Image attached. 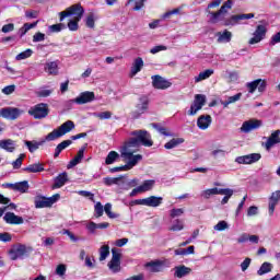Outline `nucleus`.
I'll return each mask as SVG.
<instances>
[{
  "label": "nucleus",
  "instance_id": "ea45409f",
  "mask_svg": "<svg viewBox=\"0 0 280 280\" xmlns=\"http://www.w3.org/2000/svg\"><path fill=\"white\" fill-rule=\"evenodd\" d=\"M103 211H105L106 215L110 219V220H116V218H119L118 213L113 212V205L112 203H106L103 207Z\"/></svg>",
  "mask_w": 280,
  "mask_h": 280
},
{
  "label": "nucleus",
  "instance_id": "412c9836",
  "mask_svg": "<svg viewBox=\"0 0 280 280\" xmlns=\"http://www.w3.org/2000/svg\"><path fill=\"white\" fill-rule=\"evenodd\" d=\"M58 65H60V61L56 60V61H48L45 63L44 67V71L48 74V75H58L60 68L58 67Z\"/></svg>",
  "mask_w": 280,
  "mask_h": 280
},
{
  "label": "nucleus",
  "instance_id": "ddd939ff",
  "mask_svg": "<svg viewBox=\"0 0 280 280\" xmlns=\"http://www.w3.org/2000/svg\"><path fill=\"white\" fill-rule=\"evenodd\" d=\"M207 103V96L203 94H197L195 96V101L190 106L188 115L194 116L198 113V110H202V106Z\"/></svg>",
  "mask_w": 280,
  "mask_h": 280
},
{
  "label": "nucleus",
  "instance_id": "7ed1b4c3",
  "mask_svg": "<svg viewBox=\"0 0 280 280\" xmlns=\"http://www.w3.org/2000/svg\"><path fill=\"white\" fill-rule=\"evenodd\" d=\"M71 130H75V122L73 120H67L58 129H54L50 133L47 135L48 141H56V139H60V137H65Z\"/></svg>",
  "mask_w": 280,
  "mask_h": 280
},
{
  "label": "nucleus",
  "instance_id": "dca6fc26",
  "mask_svg": "<svg viewBox=\"0 0 280 280\" xmlns=\"http://www.w3.org/2000/svg\"><path fill=\"white\" fill-rule=\"evenodd\" d=\"M248 19H255V13H243L237 15H232L228 20H225L224 25L229 27V25H237L240 21H248Z\"/></svg>",
  "mask_w": 280,
  "mask_h": 280
},
{
  "label": "nucleus",
  "instance_id": "c03bdc74",
  "mask_svg": "<svg viewBox=\"0 0 280 280\" xmlns=\"http://www.w3.org/2000/svg\"><path fill=\"white\" fill-rule=\"evenodd\" d=\"M152 128L154 130L159 131L160 135H163L164 137H172V133L167 132V129L159 124H151Z\"/></svg>",
  "mask_w": 280,
  "mask_h": 280
},
{
  "label": "nucleus",
  "instance_id": "3c124183",
  "mask_svg": "<svg viewBox=\"0 0 280 280\" xmlns=\"http://www.w3.org/2000/svg\"><path fill=\"white\" fill-rule=\"evenodd\" d=\"M121 180L119 177H105L103 178L104 185H107V187H110V185H117Z\"/></svg>",
  "mask_w": 280,
  "mask_h": 280
},
{
  "label": "nucleus",
  "instance_id": "6e6552de",
  "mask_svg": "<svg viewBox=\"0 0 280 280\" xmlns=\"http://www.w3.org/2000/svg\"><path fill=\"white\" fill-rule=\"evenodd\" d=\"M28 114L34 117V119H45L47 115H49V108L47 107V104L40 103L35 105L28 110Z\"/></svg>",
  "mask_w": 280,
  "mask_h": 280
},
{
  "label": "nucleus",
  "instance_id": "5fc2aeb1",
  "mask_svg": "<svg viewBox=\"0 0 280 280\" xmlns=\"http://www.w3.org/2000/svg\"><path fill=\"white\" fill-rule=\"evenodd\" d=\"M215 192H217L215 188L206 189V190L201 191V198L209 200V198H211V196H217Z\"/></svg>",
  "mask_w": 280,
  "mask_h": 280
},
{
  "label": "nucleus",
  "instance_id": "393cba45",
  "mask_svg": "<svg viewBox=\"0 0 280 280\" xmlns=\"http://www.w3.org/2000/svg\"><path fill=\"white\" fill-rule=\"evenodd\" d=\"M145 268H148L150 272H163V270H165V262L161 260L147 262Z\"/></svg>",
  "mask_w": 280,
  "mask_h": 280
},
{
  "label": "nucleus",
  "instance_id": "6ab92c4d",
  "mask_svg": "<svg viewBox=\"0 0 280 280\" xmlns=\"http://www.w3.org/2000/svg\"><path fill=\"white\" fill-rule=\"evenodd\" d=\"M47 136L45 138H42L39 141L33 140H25L24 144L26 145L28 152H31V154H34V152H36V150H38V148H40V145H45V143H47Z\"/></svg>",
  "mask_w": 280,
  "mask_h": 280
},
{
  "label": "nucleus",
  "instance_id": "69168bd1",
  "mask_svg": "<svg viewBox=\"0 0 280 280\" xmlns=\"http://www.w3.org/2000/svg\"><path fill=\"white\" fill-rule=\"evenodd\" d=\"M278 43H280V31L271 36L269 45L273 47L275 45H278Z\"/></svg>",
  "mask_w": 280,
  "mask_h": 280
},
{
  "label": "nucleus",
  "instance_id": "4be33fe9",
  "mask_svg": "<svg viewBox=\"0 0 280 280\" xmlns=\"http://www.w3.org/2000/svg\"><path fill=\"white\" fill-rule=\"evenodd\" d=\"M67 183H69V174H67V172H63L61 174L58 175V177H56L54 179V184H52V189H60L61 187H65V185H67Z\"/></svg>",
  "mask_w": 280,
  "mask_h": 280
},
{
  "label": "nucleus",
  "instance_id": "f03ea898",
  "mask_svg": "<svg viewBox=\"0 0 280 280\" xmlns=\"http://www.w3.org/2000/svg\"><path fill=\"white\" fill-rule=\"evenodd\" d=\"M221 3L222 0H213L211 3L208 4V8L206 9V12L209 14V21L212 24L220 23L224 14H228L229 10L233 8V0H226L220 8ZM211 8H220V10L217 12H212L210 10Z\"/></svg>",
  "mask_w": 280,
  "mask_h": 280
},
{
  "label": "nucleus",
  "instance_id": "bf43d9fd",
  "mask_svg": "<svg viewBox=\"0 0 280 280\" xmlns=\"http://www.w3.org/2000/svg\"><path fill=\"white\" fill-rule=\"evenodd\" d=\"M185 213V209L183 208H174L171 210V218H180Z\"/></svg>",
  "mask_w": 280,
  "mask_h": 280
},
{
  "label": "nucleus",
  "instance_id": "aec40b11",
  "mask_svg": "<svg viewBox=\"0 0 280 280\" xmlns=\"http://www.w3.org/2000/svg\"><path fill=\"white\" fill-rule=\"evenodd\" d=\"M279 200H280V190H276L269 197V205H268L269 215L271 217L275 215V209L277 205H279Z\"/></svg>",
  "mask_w": 280,
  "mask_h": 280
},
{
  "label": "nucleus",
  "instance_id": "774afa93",
  "mask_svg": "<svg viewBox=\"0 0 280 280\" xmlns=\"http://www.w3.org/2000/svg\"><path fill=\"white\" fill-rule=\"evenodd\" d=\"M159 51H167V46H163V45L155 46L151 48L150 54L154 55V54H159Z\"/></svg>",
  "mask_w": 280,
  "mask_h": 280
},
{
  "label": "nucleus",
  "instance_id": "603ef678",
  "mask_svg": "<svg viewBox=\"0 0 280 280\" xmlns=\"http://www.w3.org/2000/svg\"><path fill=\"white\" fill-rule=\"evenodd\" d=\"M25 159V154L22 153L20 156L12 162L13 170H21V165H23V160Z\"/></svg>",
  "mask_w": 280,
  "mask_h": 280
},
{
  "label": "nucleus",
  "instance_id": "8fccbe9b",
  "mask_svg": "<svg viewBox=\"0 0 280 280\" xmlns=\"http://www.w3.org/2000/svg\"><path fill=\"white\" fill-rule=\"evenodd\" d=\"M217 196H233V189L230 188H214Z\"/></svg>",
  "mask_w": 280,
  "mask_h": 280
},
{
  "label": "nucleus",
  "instance_id": "6e6d98bb",
  "mask_svg": "<svg viewBox=\"0 0 280 280\" xmlns=\"http://www.w3.org/2000/svg\"><path fill=\"white\" fill-rule=\"evenodd\" d=\"M93 116L97 117L98 119H110L113 117V113L101 112V113H94Z\"/></svg>",
  "mask_w": 280,
  "mask_h": 280
},
{
  "label": "nucleus",
  "instance_id": "a18cd8bd",
  "mask_svg": "<svg viewBox=\"0 0 280 280\" xmlns=\"http://www.w3.org/2000/svg\"><path fill=\"white\" fill-rule=\"evenodd\" d=\"M130 3L133 4L132 10H135V12H139V10L143 8L145 0H128V4Z\"/></svg>",
  "mask_w": 280,
  "mask_h": 280
},
{
  "label": "nucleus",
  "instance_id": "7c9ffc66",
  "mask_svg": "<svg viewBox=\"0 0 280 280\" xmlns=\"http://www.w3.org/2000/svg\"><path fill=\"white\" fill-rule=\"evenodd\" d=\"M217 37V43H231L233 33H231V31L224 30L223 32H218Z\"/></svg>",
  "mask_w": 280,
  "mask_h": 280
},
{
  "label": "nucleus",
  "instance_id": "4468645a",
  "mask_svg": "<svg viewBox=\"0 0 280 280\" xmlns=\"http://www.w3.org/2000/svg\"><path fill=\"white\" fill-rule=\"evenodd\" d=\"M153 89L165 91L172 86V82L159 74L151 77Z\"/></svg>",
  "mask_w": 280,
  "mask_h": 280
},
{
  "label": "nucleus",
  "instance_id": "864d4df0",
  "mask_svg": "<svg viewBox=\"0 0 280 280\" xmlns=\"http://www.w3.org/2000/svg\"><path fill=\"white\" fill-rule=\"evenodd\" d=\"M50 34H56L58 32H62V30H65V24L62 23H59V24H54V25H50L48 27Z\"/></svg>",
  "mask_w": 280,
  "mask_h": 280
},
{
  "label": "nucleus",
  "instance_id": "a211bd4d",
  "mask_svg": "<svg viewBox=\"0 0 280 280\" xmlns=\"http://www.w3.org/2000/svg\"><path fill=\"white\" fill-rule=\"evenodd\" d=\"M277 143H280V130H276L271 132L270 137L267 138V141L262 143L264 148L267 150V152H270Z\"/></svg>",
  "mask_w": 280,
  "mask_h": 280
},
{
  "label": "nucleus",
  "instance_id": "09e8293b",
  "mask_svg": "<svg viewBox=\"0 0 280 280\" xmlns=\"http://www.w3.org/2000/svg\"><path fill=\"white\" fill-rule=\"evenodd\" d=\"M257 86H259V81H257V79L252 82L246 83V89H247L248 93H250V94H253V93H255V91H257Z\"/></svg>",
  "mask_w": 280,
  "mask_h": 280
},
{
  "label": "nucleus",
  "instance_id": "680f3d73",
  "mask_svg": "<svg viewBox=\"0 0 280 280\" xmlns=\"http://www.w3.org/2000/svg\"><path fill=\"white\" fill-rule=\"evenodd\" d=\"M54 93V90L42 89L37 92V97H49Z\"/></svg>",
  "mask_w": 280,
  "mask_h": 280
},
{
  "label": "nucleus",
  "instance_id": "1a4fd4ad",
  "mask_svg": "<svg viewBox=\"0 0 280 280\" xmlns=\"http://www.w3.org/2000/svg\"><path fill=\"white\" fill-rule=\"evenodd\" d=\"M107 266L114 273L121 272V254L117 253V249H112V259Z\"/></svg>",
  "mask_w": 280,
  "mask_h": 280
},
{
  "label": "nucleus",
  "instance_id": "bb28decb",
  "mask_svg": "<svg viewBox=\"0 0 280 280\" xmlns=\"http://www.w3.org/2000/svg\"><path fill=\"white\" fill-rule=\"evenodd\" d=\"M0 149L12 153L16 150V142L12 139L0 140Z\"/></svg>",
  "mask_w": 280,
  "mask_h": 280
},
{
  "label": "nucleus",
  "instance_id": "f3484780",
  "mask_svg": "<svg viewBox=\"0 0 280 280\" xmlns=\"http://www.w3.org/2000/svg\"><path fill=\"white\" fill-rule=\"evenodd\" d=\"M26 254H27V248L25 247V245H21V244L13 246L9 250V257L13 261H16V259H21L25 257Z\"/></svg>",
  "mask_w": 280,
  "mask_h": 280
},
{
  "label": "nucleus",
  "instance_id": "a878e982",
  "mask_svg": "<svg viewBox=\"0 0 280 280\" xmlns=\"http://www.w3.org/2000/svg\"><path fill=\"white\" fill-rule=\"evenodd\" d=\"M7 224H23V217L14 214V212H7L3 217Z\"/></svg>",
  "mask_w": 280,
  "mask_h": 280
},
{
  "label": "nucleus",
  "instance_id": "c9c22d12",
  "mask_svg": "<svg viewBox=\"0 0 280 280\" xmlns=\"http://www.w3.org/2000/svg\"><path fill=\"white\" fill-rule=\"evenodd\" d=\"M214 71L213 69H207L202 72H200L197 77H195V82H202V80H209L210 75H213Z\"/></svg>",
  "mask_w": 280,
  "mask_h": 280
},
{
  "label": "nucleus",
  "instance_id": "f257e3e1",
  "mask_svg": "<svg viewBox=\"0 0 280 280\" xmlns=\"http://www.w3.org/2000/svg\"><path fill=\"white\" fill-rule=\"evenodd\" d=\"M130 137L121 147H120V156L125 161V165L110 168V172H129L133 167L139 165L140 161H143V155L136 154L139 152V148L143 145L144 148H152L154 141H152V135L148 130H135L131 131Z\"/></svg>",
  "mask_w": 280,
  "mask_h": 280
},
{
  "label": "nucleus",
  "instance_id": "9d476101",
  "mask_svg": "<svg viewBox=\"0 0 280 280\" xmlns=\"http://www.w3.org/2000/svg\"><path fill=\"white\" fill-rule=\"evenodd\" d=\"M264 126V122L259 119H249L242 124L240 128L241 132L248 135V132H253V130H259Z\"/></svg>",
  "mask_w": 280,
  "mask_h": 280
},
{
  "label": "nucleus",
  "instance_id": "13d9d810",
  "mask_svg": "<svg viewBox=\"0 0 280 280\" xmlns=\"http://www.w3.org/2000/svg\"><path fill=\"white\" fill-rule=\"evenodd\" d=\"M213 229L214 231H226L229 229V223L226 221H219Z\"/></svg>",
  "mask_w": 280,
  "mask_h": 280
},
{
  "label": "nucleus",
  "instance_id": "052dcab7",
  "mask_svg": "<svg viewBox=\"0 0 280 280\" xmlns=\"http://www.w3.org/2000/svg\"><path fill=\"white\" fill-rule=\"evenodd\" d=\"M67 273V266L65 265H58L56 268V275H58V277H65V275Z\"/></svg>",
  "mask_w": 280,
  "mask_h": 280
},
{
  "label": "nucleus",
  "instance_id": "473e14b6",
  "mask_svg": "<svg viewBox=\"0 0 280 280\" xmlns=\"http://www.w3.org/2000/svg\"><path fill=\"white\" fill-rule=\"evenodd\" d=\"M11 189L13 191H20L21 194H26V191L30 189V184L27 180L15 183L13 186H11Z\"/></svg>",
  "mask_w": 280,
  "mask_h": 280
},
{
  "label": "nucleus",
  "instance_id": "2f4dec72",
  "mask_svg": "<svg viewBox=\"0 0 280 280\" xmlns=\"http://www.w3.org/2000/svg\"><path fill=\"white\" fill-rule=\"evenodd\" d=\"M84 150L85 148H81L78 151V154L72 159L68 164V170H71L72 167H75V165H79V163H82V159H84Z\"/></svg>",
  "mask_w": 280,
  "mask_h": 280
},
{
  "label": "nucleus",
  "instance_id": "b1692460",
  "mask_svg": "<svg viewBox=\"0 0 280 280\" xmlns=\"http://www.w3.org/2000/svg\"><path fill=\"white\" fill-rule=\"evenodd\" d=\"M143 207H161L163 205V197L150 196L148 198L142 199Z\"/></svg>",
  "mask_w": 280,
  "mask_h": 280
},
{
  "label": "nucleus",
  "instance_id": "de8ad7c7",
  "mask_svg": "<svg viewBox=\"0 0 280 280\" xmlns=\"http://www.w3.org/2000/svg\"><path fill=\"white\" fill-rule=\"evenodd\" d=\"M185 229V223L182 220H175L170 231H183Z\"/></svg>",
  "mask_w": 280,
  "mask_h": 280
},
{
  "label": "nucleus",
  "instance_id": "423d86ee",
  "mask_svg": "<svg viewBox=\"0 0 280 280\" xmlns=\"http://www.w3.org/2000/svg\"><path fill=\"white\" fill-rule=\"evenodd\" d=\"M266 34H268V27L264 24L257 25L252 38L248 40V45H258V43H261L266 38Z\"/></svg>",
  "mask_w": 280,
  "mask_h": 280
},
{
  "label": "nucleus",
  "instance_id": "4c0bfd02",
  "mask_svg": "<svg viewBox=\"0 0 280 280\" xmlns=\"http://www.w3.org/2000/svg\"><path fill=\"white\" fill-rule=\"evenodd\" d=\"M100 253V261H106V258L108 257V255H110V246L108 245H103L101 246V248L98 249Z\"/></svg>",
  "mask_w": 280,
  "mask_h": 280
},
{
  "label": "nucleus",
  "instance_id": "5701e85b",
  "mask_svg": "<svg viewBox=\"0 0 280 280\" xmlns=\"http://www.w3.org/2000/svg\"><path fill=\"white\" fill-rule=\"evenodd\" d=\"M213 121V118H211V115H201L197 119V127L199 130H207L209 126H211Z\"/></svg>",
  "mask_w": 280,
  "mask_h": 280
},
{
  "label": "nucleus",
  "instance_id": "c85d7f7f",
  "mask_svg": "<svg viewBox=\"0 0 280 280\" xmlns=\"http://www.w3.org/2000/svg\"><path fill=\"white\" fill-rule=\"evenodd\" d=\"M143 69V59L141 57H138L135 59L131 70H130V78H135L137 73H139Z\"/></svg>",
  "mask_w": 280,
  "mask_h": 280
},
{
  "label": "nucleus",
  "instance_id": "72a5a7b5",
  "mask_svg": "<svg viewBox=\"0 0 280 280\" xmlns=\"http://www.w3.org/2000/svg\"><path fill=\"white\" fill-rule=\"evenodd\" d=\"M36 25H38V21L33 22V23H25L20 30H19V34H20V38H23V36H25L30 30H34V27H36Z\"/></svg>",
  "mask_w": 280,
  "mask_h": 280
},
{
  "label": "nucleus",
  "instance_id": "79ce46f5",
  "mask_svg": "<svg viewBox=\"0 0 280 280\" xmlns=\"http://www.w3.org/2000/svg\"><path fill=\"white\" fill-rule=\"evenodd\" d=\"M32 54H34V50L27 48L26 50L16 55L15 60H27V58H32Z\"/></svg>",
  "mask_w": 280,
  "mask_h": 280
},
{
  "label": "nucleus",
  "instance_id": "0eeeda50",
  "mask_svg": "<svg viewBox=\"0 0 280 280\" xmlns=\"http://www.w3.org/2000/svg\"><path fill=\"white\" fill-rule=\"evenodd\" d=\"M150 104V98L143 95L138 100V104L136 105V110L132 112L133 119H139L141 115L148 112V106Z\"/></svg>",
  "mask_w": 280,
  "mask_h": 280
},
{
  "label": "nucleus",
  "instance_id": "e433bc0d",
  "mask_svg": "<svg viewBox=\"0 0 280 280\" xmlns=\"http://www.w3.org/2000/svg\"><path fill=\"white\" fill-rule=\"evenodd\" d=\"M155 180L154 179H148V180H144L142 183V185H140V190L142 191V194H145V191H152V189L154 188V185H155Z\"/></svg>",
  "mask_w": 280,
  "mask_h": 280
},
{
  "label": "nucleus",
  "instance_id": "f8f14e48",
  "mask_svg": "<svg viewBox=\"0 0 280 280\" xmlns=\"http://www.w3.org/2000/svg\"><path fill=\"white\" fill-rule=\"evenodd\" d=\"M260 160V153H250L247 155L237 156L235 159V163H238V165H253V163H257Z\"/></svg>",
  "mask_w": 280,
  "mask_h": 280
},
{
  "label": "nucleus",
  "instance_id": "20e7f679",
  "mask_svg": "<svg viewBox=\"0 0 280 280\" xmlns=\"http://www.w3.org/2000/svg\"><path fill=\"white\" fill-rule=\"evenodd\" d=\"M59 15L60 22L65 21L67 16H73L72 19H75L77 21H82V18L84 16V8L82 7V4L77 3L60 12Z\"/></svg>",
  "mask_w": 280,
  "mask_h": 280
},
{
  "label": "nucleus",
  "instance_id": "9b49d317",
  "mask_svg": "<svg viewBox=\"0 0 280 280\" xmlns=\"http://www.w3.org/2000/svg\"><path fill=\"white\" fill-rule=\"evenodd\" d=\"M90 102H95V93L85 91L73 98L70 104H78L79 106H82L84 104H90Z\"/></svg>",
  "mask_w": 280,
  "mask_h": 280
},
{
  "label": "nucleus",
  "instance_id": "f704fd0d",
  "mask_svg": "<svg viewBox=\"0 0 280 280\" xmlns=\"http://www.w3.org/2000/svg\"><path fill=\"white\" fill-rule=\"evenodd\" d=\"M180 143H185L183 138H173L171 141L164 144V148L165 150H174V148H177V145H180Z\"/></svg>",
  "mask_w": 280,
  "mask_h": 280
},
{
  "label": "nucleus",
  "instance_id": "37998d69",
  "mask_svg": "<svg viewBox=\"0 0 280 280\" xmlns=\"http://www.w3.org/2000/svg\"><path fill=\"white\" fill-rule=\"evenodd\" d=\"M104 215V206L97 201L94 206V218H102Z\"/></svg>",
  "mask_w": 280,
  "mask_h": 280
},
{
  "label": "nucleus",
  "instance_id": "cd10ccee",
  "mask_svg": "<svg viewBox=\"0 0 280 280\" xmlns=\"http://www.w3.org/2000/svg\"><path fill=\"white\" fill-rule=\"evenodd\" d=\"M23 172H27L28 174H38L40 172H45V164L40 162L30 164L23 168Z\"/></svg>",
  "mask_w": 280,
  "mask_h": 280
},
{
  "label": "nucleus",
  "instance_id": "c756f323",
  "mask_svg": "<svg viewBox=\"0 0 280 280\" xmlns=\"http://www.w3.org/2000/svg\"><path fill=\"white\" fill-rule=\"evenodd\" d=\"M187 275H191V268L185 265L175 267L174 277H176L177 279H183V277H187Z\"/></svg>",
  "mask_w": 280,
  "mask_h": 280
},
{
  "label": "nucleus",
  "instance_id": "338daca9",
  "mask_svg": "<svg viewBox=\"0 0 280 280\" xmlns=\"http://www.w3.org/2000/svg\"><path fill=\"white\" fill-rule=\"evenodd\" d=\"M43 40H45L44 33L38 32L33 36V43H43Z\"/></svg>",
  "mask_w": 280,
  "mask_h": 280
},
{
  "label": "nucleus",
  "instance_id": "a19ab883",
  "mask_svg": "<svg viewBox=\"0 0 280 280\" xmlns=\"http://www.w3.org/2000/svg\"><path fill=\"white\" fill-rule=\"evenodd\" d=\"M118 159L119 153H117L116 151H110L105 159V164L113 165V163H115Z\"/></svg>",
  "mask_w": 280,
  "mask_h": 280
},
{
  "label": "nucleus",
  "instance_id": "58836bf2",
  "mask_svg": "<svg viewBox=\"0 0 280 280\" xmlns=\"http://www.w3.org/2000/svg\"><path fill=\"white\" fill-rule=\"evenodd\" d=\"M268 272H272V264L270 262H264L259 270L257 271V275L259 277H264V275H268Z\"/></svg>",
  "mask_w": 280,
  "mask_h": 280
},
{
  "label": "nucleus",
  "instance_id": "39448f33",
  "mask_svg": "<svg viewBox=\"0 0 280 280\" xmlns=\"http://www.w3.org/2000/svg\"><path fill=\"white\" fill-rule=\"evenodd\" d=\"M60 200V195L56 194L51 197L37 196L35 197V208L36 209H48L49 207H54L56 202Z\"/></svg>",
  "mask_w": 280,
  "mask_h": 280
},
{
  "label": "nucleus",
  "instance_id": "2eb2a0df",
  "mask_svg": "<svg viewBox=\"0 0 280 280\" xmlns=\"http://www.w3.org/2000/svg\"><path fill=\"white\" fill-rule=\"evenodd\" d=\"M23 113V109L16 107H3L2 108V118L14 121L19 119Z\"/></svg>",
  "mask_w": 280,
  "mask_h": 280
},
{
  "label": "nucleus",
  "instance_id": "49530a36",
  "mask_svg": "<svg viewBox=\"0 0 280 280\" xmlns=\"http://www.w3.org/2000/svg\"><path fill=\"white\" fill-rule=\"evenodd\" d=\"M80 21L81 20H77L74 18H72V20H69L68 28L70 30V32H78V30L80 27V25H79Z\"/></svg>",
  "mask_w": 280,
  "mask_h": 280
},
{
  "label": "nucleus",
  "instance_id": "0e129e2a",
  "mask_svg": "<svg viewBox=\"0 0 280 280\" xmlns=\"http://www.w3.org/2000/svg\"><path fill=\"white\" fill-rule=\"evenodd\" d=\"M16 90V85H7L5 88L2 89V93L4 95H12L14 91Z\"/></svg>",
  "mask_w": 280,
  "mask_h": 280
},
{
  "label": "nucleus",
  "instance_id": "4d7b16f0",
  "mask_svg": "<svg viewBox=\"0 0 280 280\" xmlns=\"http://www.w3.org/2000/svg\"><path fill=\"white\" fill-rule=\"evenodd\" d=\"M85 25H86V27H90V30H93V27H95V15L93 13H91L85 19Z\"/></svg>",
  "mask_w": 280,
  "mask_h": 280
},
{
  "label": "nucleus",
  "instance_id": "e2e57ef3",
  "mask_svg": "<svg viewBox=\"0 0 280 280\" xmlns=\"http://www.w3.org/2000/svg\"><path fill=\"white\" fill-rule=\"evenodd\" d=\"M1 32L3 34H10V32H14V24L13 23H9L2 26Z\"/></svg>",
  "mask_w": 280,
  "mask_h": 280
}]
</instances>
